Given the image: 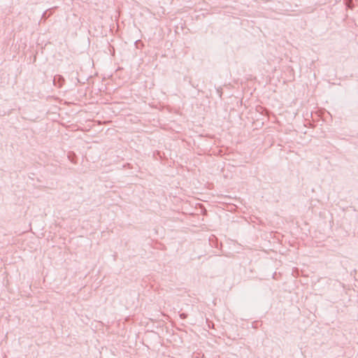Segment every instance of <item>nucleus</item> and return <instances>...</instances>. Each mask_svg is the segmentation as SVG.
Wrapping results in <instances>:
<instances>
[{
    "label": "nucleus",
    "mask_w": 358,
    "mask_h": 358,
    "mask_svg": "<svg viewBox=\"0 0 358 358\" xmlns=\"http://www.w3.org/2000/svg\"><path fill=\"white\" fill-rule=\"evenodd\" d=\"M65 82V80L63 76L60 75H57L54 77L53 84L58 87H62Z\"/></svg>",
    "instance_id": "1"
},
{
    "label": "nucleus",
    "mask_w": 358,
    "mask_h": 358,
    "mask_svg": "<svg viewBox=\"0 0 358 358\" xmlns=\"http://www.w3.org/2000/svg\"><path fill=\"white\" fill-rule=\"evenodd\" d=\"M187 317V315L185 313H180V317L182 320L186 319Z\"/></svg>",
    "instance_id": "2"
}]
</instances>
